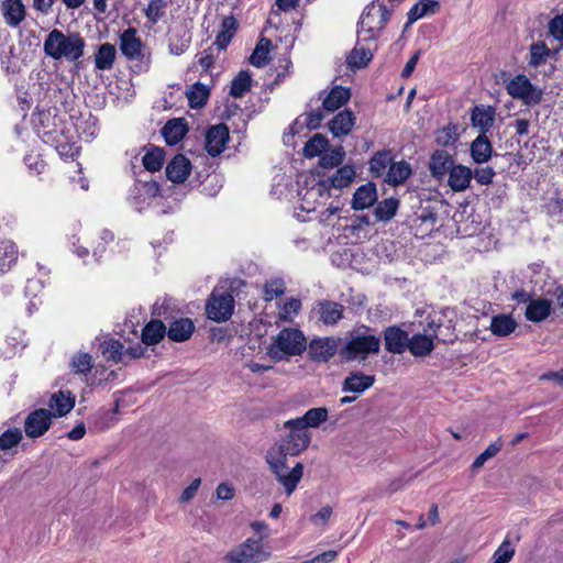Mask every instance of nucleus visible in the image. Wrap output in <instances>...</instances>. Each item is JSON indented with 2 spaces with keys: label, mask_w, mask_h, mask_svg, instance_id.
I'll return each instance as SVG.
<instances>
[{
  "label": "nucleus",
  "mask_w": 563,
  "mask_h": 563,
  "mask_svg": "<svg viewBox=\"0 0 563 563\" xmlns=\"http://www.w3.org/2000/svg\"><path fill=\"white\" fill-rule=\"evenodd\" d=\"M85 45L84 38L78 33L66 34L54 29L45 37L43 49L46 56L53 59L76 62L82 57Z\"/></svg>",
  "instance_id": "f257e3e1"
},
{
  "label": "nucleus",
  "mask_w": 563,
  "mask_h": 563,
  "mask_svg": "<svg viewBox=\"0 0 563 563\" xmlns=\"http://www.w3.org/2000/svg\"><path fill=\"white\" fill-rule=\"evenodd\" d=\"M307 349V339L303 332L296 328H284L267 347V355L275 362L289 361L301 355Z\"/></svg>",
  "instance_id": "f03ea898"
},
{
  "label": "nucleus",
  "mask_w": 563,
  "mask_h": 563,
  "mask_svg": "<svg viewBox=\"0 0 563 563\" xmlns=\"http://www.w3.org/2000/svg\"><path fill=\"white\" fill-rule=\"evenodd\" d=\"M60 118L51 111L41 112L38 115V124L36 125V133L42 141L51 146H54L62 155L74 156L73 147L65 151L66 145L69 144L71 137L67 135Z\"/></svg>",
  "instance_id": "7ed1b4c3"
},
{
  "label": "nucleus",
  "mask_w": 563,
  "mask_h": 563,
  "mask_svg": "<svg viewBox=\"0 0 563 563\" xmlns=\"http://www.w3.org/2000/svg\"><path fill=\"white\" fill-rule=\"evenodd\" d=\"M265 460L276 481L284 488L285 494L287 496L292 495L303 476V464L298 462L289 468L287 466V457L280 456V453L276 452V450L267 451Z\"/></svg>",
  "instance_id": "20e7f679"
},
{
  "label": "nucleus",
  "mask_w": 563,
  "mask_h": 563,
  "mask_svg": "<svg viewBox=\"0 0 563 563\" xmlns=\"http://www.w3.org/2000/svg\"><path fill=\"white\" fill-rule=\"evenodd\" d=\"M390 11L378 0L367 5L358 22L357 35L360 41H375L389 20Z\"/></svg>",
  "instance_id": "39448f33"
},
{
  "label": "nucleus",
  "mask_w": 563,
  "mask_h": 563,
  "mask_svg": "<svg viewBox=\"0 0 563 563\" xmlns=\"http://www.w3.org/2000/svg\"><path fill=\"white\" fill-rule=\"evenodd\" d=\"M284 428L289 431L288 434L273 444L267 451L276 450L283 457L299 455L309 446L311 434L301 424L297 423L295 419L286 421Z\"/></svg>",
  "instance_id": "423d86ee"
},
{
  "label": "nucleus",
  "mask_w": 563,
  "mask_h": 563,
  "mask_svg": "<svg viewBox=\"0 0 563 563\" xmlns=\"http://www.w3.org/2000/svg\"><path fill=\"white\" fill-rule=\"evenodd\" d=\"M263 538H247L235 545L224 555V563H262L267 561L272 553L263 543Z\"/></svg>",
  "instance_id": "0eeeda50"
},
{
  "label": "nucleus",
  "mask_w": 563,
  "mask_h": 563,
  "mask_svg": "<svg viewBox=\"0 0 563 563\" xmlns=\"http://www.w3.org/2000/svg\"><path fill=\"white\" fill-rule=\"evenodd\" d=\"M380 339L373 334L352 335L341 354L346 361H365L369 354H377Z\"/></svg>",
  "instance_id": "6e6552de"
},
{
  "label": "nucleus",
  "mask_w": 563,
  "mask_h": 563,
  "mask_svg": "<svg viewBox=\"0 0 563 563\" xmlns=\"http://www.w3.org/2000/svg\"><path fill=\"white\" fill-rule=\"evenodd\" d=\"M507 93L514 99L521 100L523 104L532 107L542 100V90L534 86L525 75H517L506 85Z\"/></svg>",
  "instance_id": "1a4fd4ad"
},
{
  "label": "nucleus",
  "mask_w": 563,
  "mask_h": 563,
  "mask_svg": "<svg viewBox=\"0 0 563 563\" xmlns=\"http://www.w3.org/2000/svg\"><path fill=\"white\" fill-rule=\"evenodd\" d=\"M439 329L440 323L429 320L422 333H417L409 338L407 350L416 357L430 355L434 350V340L438 338Z\"/></svg>",
  "instance_id": "9d476101"
},
{
  "label": "nucleus",
  "mask_w": 563,
  "mask_h": 563,
  "mask_svg": "<svg viewBox=\"0 0 563 563\" xmlns=\"http://www.w3.org/2000/svg\"><path fill=\"white\" fill-rule=\"evenodd\" d=\"M234 309V298L228 291L213 290L206 306V313L210 320L223 322L231 318Z\"/></svg>",
  "instance_id": "9b49d317"
},
{
  "label": "nucleus",
  "mask_w": 563,
  "mask_h": 563,
  "mask_svg": "<svg viewBox=\"0 0 563 563\" xmlns=\"http://www.w3.org/2000/svg\"><path fill=\"white\" fill-rule=\"evenodd\" d=\"M338 340L330 336L314 338L307 342V352L311 361L316 363L329 362L338 352Z\"/></svg>",
  "instance_id": "f8f14e48"
},
{
  "label": "nucleus",
  "mask_w": 563,
  "mask_h": 563,
  "mask_svg": "<svg viewBox=\"0 0 563 563\" xmlns=\"http://www.w3.org/2000/svg\"><path fill=\"white\" fill-rule=\"evenodd\" d=\"M52 422V411L47 409H37L31 412L24 422V431L29 438H38L49 428Z\"/></svg>",
  "instance_id": "ddd939ff"
},
{
  "label": "nucleus",
  "mask_w": 563,
  "mask_h": 563,
  "mask_svg": "<svg viewBox=\"0 0 563 563\" xmlns=\"http://www.w3.org/2000/svg\"><path fill=\"white\" fill-rule=\"evenodd\" d=\"M356 177V170L352 165H343L339 167L332 175L322 178L320 181L325 185L328 192L331 189L341 190L349 187Z\"/></svg>",
  "instance_id": "4468645a"
},
{
  "label": "nucleus",
  "mask_w": 563,
  "mask_h": 563,
  "mask_svg": "<svg viewBox=\"0 0 563 563\" xmlns=\"http://www.w3.org/2000/svg\"><path fill=\"white\" fill-rule=\"evenodd\" d=\"M120 49L122 54L131 60H142L144 58L143 43L141 38L136 36L135 29L129 27L121 34Z\"/></svg>",
  "instance_id": "2eb2a0df"
},
{
  "label": "nucleus",
  "mask_w": 563,
  "mask_h": 563,
  "mask_svg": "<svg viewBox=\"0 0 563 563\" xmlns=\"http://www.w3.org/2000/svg\"><path fill=\"white\" fill-rule=\"evenodd\" d=\"M454 165L453 156L445 150L434 151L429 159V170L433 178L442 180Z\"/></svg>",
  "instance_id": "dca6fc26"
},
{
  "label": "nucleus",
  "mask_w": 563,
  "mask_h": 563,
  "mask_svg": "<svg viewBox=\"0 0 563 563\" xmlns=\"http://www.w3.org/2000/svg\"><path fill=\"white\" fill-rule=\"evenodd\" d=\"M385 349L393 354H402L409 342L408 333L397 325H391L384 331Z\"/></svg>",
  "instance_id": "f3484780"
},
{
  "label": "nucleus",
  "mask_w": 563,
  "mask_h": 563,
  "mask_svg": "<svg viewBox=\"0 0 563 563\" xmlns=\"http://www.w3.org/2000/svg\"><path fill=\"white\" fill-rule=\"evenodd\" d=\"M229 140V130L224 124L211 126L206 133V150L209 155L217 156Z\"/></svg>",
  "instance_id": "a211bd4d"
},
{
  "label": "nucleus",
  "mask_w": 563,
  "mask_h": 563,
  "mask_svg": "<svg viewBox=\"0 0 563 563\" xmlns=\"http://www.w3.org/2000/svg\"><path fill=\"white\" fill-rule=\"evenodd\" d=\"M377 188L374 183H366L360 186L353 195L351 207L353 210H364L377 202Z\"/></svg>",
  "instance_id": "6ab92c4d"
},
{
  "label": "nucleus",
  "mask_w": 563,
  "mask_h": 563,
  "mask_svg": "<svg viewBox=\"0 0 563 563\" xmlns=\"http://www.w3.org/2000/svg\"><path fill=\"white\" fill-rule=\"evenodd\" d=\"M375 383L374 375H366L360 371L351 372L343 380L342 390L344 393L363 394Z\"/></svg>",
  "instance_id": "aec40b11"
},
{
  "label": "nucleus",
  "mask_w": 563,
  "mask_h": 563,
  "mask_svg": "<svg viewBox=\"0 0 563 563\" xmlns=\"http://www.w3.org/2000/svg\"><path fill=\"white\" fill-rule=\"evenodd\" d=\"M373 42L374 41H360L357 37V43L347 57L349 67L360 69L367 66L373 58Z\"/></svg>",
  "instance_id": "412c9836"
},
{
  "label": "nucleus",
  "mask_w": 563,
  "mask_h": 563,
  "mask_svg": "<svg viewBox=\"0 0 563 563\" xmlns=\"http://www.w3.org/2000/svg\"><path fill=\"white\" fill-rule=\"evenodd\" d=\"M191 170L190 161L181 155H176L166 166V176L173 183H184Z\"/></svg>",
  "instance_id": "4be33fe9"
},
{
  "label": "nucleus",
  "mask_w": 563,
  "mask_h": 563,
  "mask_svg": "<svg viewBox=\"0 0 563 563\" xmlns=\"http://www.w3.org/2000/svg\"><path fill=\"white\" fill-rule=\"evenodd\" d=\"M4 22L10 27H18L25 19V7L21 0H4L1 4Z\"/></svg>",
  "instance_id": "5701e85b"
},
{
  "label": "nucleus",
  "mask_w": 563,
  "mask_h": 563,
  "mask_svg": "<svg viewBox=\"0 0 563 563\" xmlns=\"http://www.w3.org/2000/svg\"><path fill=\"white\" fill-rule=\"evenodd\" d=\"M448 175V185L453 191H464L473 179L472 169L464 165L454 164Z\"/></svg>",
  "instance_id": "b1692460"
},
{
  "label": "nucleus",
  "mask_w": 563,
  "mask_h": 563,
  "mask_svg": "<svg viewBox=\"0 0 563 563\" xmlns=\"http://www.w3.org/2000/svg\"><path fill=\"white\" fill-rule=\"evenodd\" d=\"M195 331V323L189 318H178L173 320L167 328V336L174 342L187 341Z\"/></svg>",
  "instance_id": "393cba45"
},
{
  "label": "nucleus",
  "mask_w": 563,
  "mask_h": 563,
  "mask_svg": "<svg viewBox=\"0 0 563 563\" xmlns=\"http://www.w3.org/2000/svg\"><path fill=\"white\" fill-rule=\"evenodd\" d=\"M188 132L187 122L184 118L168 120L162 129V135L168 145H175L181 141Z\"/></svg>",
  "instance_id": "a878e982"
},
{
  "label": "nucleus",
  "mask_w": 563,
  "mask_h": 563,
  "mask_svg": "<svg viewBox=\"0 0 563 563\" xmlns=\"http://www.w3.org/2000/svg\"><path fill=\"white\" fill-rule=\"evenodd\" d=\"M472 125L478 128L481 133H486L493 126L495 121V109L490 106H475L471 114Z\"/></svg>",
  "instance_id": "bb28decb"
},
{
  "label": "nucleus",
  "mask_w": 563,
  "mask_h": 563,
  "mask_svg": "<svg viewBox=\"0 0 563 563\" xmlns=\"http://www.w3.org/2000/svg\"><path fill=\"white\" fill-rule=\"evenodd\" d=\"M331 197V192H328L325 185L320 180L308 188L301 197L302 210L310 212L316 209V203H319V199L327 200Z\"/></svg>",
  "instance_id": "cd10ccee"
},
{
  "label": "nucleus",
  "mask_w": 563,
  "mask_h": 563,
  "mask_svg": "<svg viewBox=\"0 0 563 563\" xmlns=\"http://www.w3.org/2000/svg\"><path fill=\"white\" fill-rule=\"evenodd\" d=\"M48 406L53 411L52 417H63L74 408L75 397L70 391L59 390L52 395Z\"/></svg>",
  "instance_id": "c85d7f7f"
},
{
  "label": "nucleus",
  "mask_w": 563,
  "mask_h": 563,
  "mask_svg": "<svg viewBox=\"0 0 563 563\" xmlns=\"http://www.w3.org/2000/svg\"><path fill=\"white\" fill-rule=\"evenodd\" d=\"M355 123V117L351 110L339 112L330 122L329 130L333 136L339 137L351 132Z\"/></svg>",
  "instance_id": "c756f323"
},
{
  "label": "nucleus",
  "mask_w": 563,
  "mask_h": 563,
  "mask_svg": "<svg viewBox=\"0 0 563 563\" xmlns=\"http://www.w3.org/2000/svg\"><path fill=\"white\" fill-rule=\"evenodd\" d=\"M344 307L338 302L322 300L318 303L319 320L324 324H335L343 318Z\"/></svg>",
  "instance_id": "7c9ffc66"
},
{
  "label": "nucleus",
  "mask_w": 563,
  "mask_h": 563,
  "mask_svg": "<svg viewBox=\"0 0 563 563\" xmlns=\"http://www.w3.org/2000/svg\"><path fill=\"white\" fill-rule=\"evenodd\" d=\"M493 154V146L487 135L481 133L471 144V156L477 164L489 161Z\"/></svg>",
  "instance_id": "2f4dec72"
},
{
  "label": "nucleus",
  "mask_w": 563,
  "mask_h": 563,
  "mask_svg": "<svg viewBox=\"0 0 563 563\" xmlns=\"http://www.w3.org/2000/svg\"><path fill=\"white\" fill-rule=\"evenodd\" d=\"M551 310V301L538 298L527 305L525 316L529 321L541 322L550 316Z\"/></svg>",
  "instance_id": "473e14b6"
},
{
  "label": "nucleus",
  "mask_w": 563,
  "mask_h": 563,
  "mask_svg": "<svg viewBox=\"0 0 563 563\" xmlns=\"http://www.w3.org/2000/svg\"><path fill=\"white\" fill-rule=\"evenodd\" d=\"M411 172L410 164L405 161L390 163L385 181L393 186L400 185L410 177Z\"/></svg>",
  "instance_id": "72a5a7b5"
},
{
  "label": "nucleus",
  "mask_w": 563,
  "mask_h": 563,
  "mask_svg": "<svg viewBox=\"0 0 563 563\" xmlns=\"http://www.w3.org/2000/svg\"><path fill=\"white\" fill-rule=\"evenodd\" d=\"M238 22L234 16H225L221 22L220 31L217 34L214 45H217L219 49H225L234 36Z\"/></svg>",
  "instance_id": "f704fd0d"
},
{
  "label": "nucleus",
  "mask_w": 563,
  "mask_h": 563,
  "mask_svg": "<svg viewBox=\"0 0 563 563\" xmlns=\"http://www.w3.org/2000/svg\"><path fill=\"white\" fill-rule=\"evenodd\" d=\"M350 90L341 86L334 87L323 99L322 107L329 112H333L345 104L350 99Z\"/></svg>",
  "instance_id": "c9c22d12"
},
{
  "label": "nucleus",
  "mask_w": 563,
  "mask_h": 563,
  "mask_svg": "<svg viewBox=\"0 0 563 563\" xmlns=\"http://www.w3.org/2000/svg\"><path fill=\"white\" fill-rule=\"evenodd\" d=\"M517 325V322L510 314L501 313L492 318L489 329L494 335L508 336L516 330Z\"/></svg>",
  "instance_id": "e433bc0d"
},
{
  "label": "nucleus",
  "mask_w": 563,
  "mask_h": 563,
  "mask_svg": "<svg viewBox=\"0 0 563 563\" xmlns=\"http://www.w3.org/2000/svg\"><path fill=\"white\" fill-rule=\"evenodd\" d=\"M167 334V328L162 320H152L142 331V341L146 345L157 344L164 335Z\"/></svg>",
  "instance_id": "4c0bfd02"
},
{
  "label": "nucleus",
  "mask_w": 563,
  "mask_h": 563,
  "mask_svg": "<svg viewBox=\"0 0 563 563\" xmlns=\"http://www.w3.org/2000/svg\"><path fill=\"white\" fill-rule=\"evenodd\" d=\"M328 419V409L317 407L309 409L302 417L296 418V422L301 424L306 430L308 428H318Z\"/></svg>",
  "instance_id": "58836bf2"
},
{
  "label": "nucleus",
  "mask_w": 563,
  "mask_h": 563,
  "mask_svg": "<svg viewBox=\"0 0 563 563\" xmlns=\"http://www.w3.org/2000/svg\"><path fill=\"white\" fill-rule=\"evenodd\" d=\"M18 260V249L10 240H0V273L8 272Z\"/></svg>",
  "instance_id": "ea45409f"
},
{
  "label": "nucleus",
  "mask_w": 563,
  "mask_h": 563,
  "mask_svg": "<svg viewBox=\"0 0 563 563\" xmlns=\"http://www.w3.org/2000/svg\"><path fill=\"white\" fill-rule=\"evenodd\" d=\"M164 159L165 153L163 148L150 146L144 154L142 162L145 169L150 172H157L162 168Z\"/></svg>",
  "instance_id": "a19ab883"
},
{
  "label": "nucleus",
  "mask_w": 563,
  "mask_h": 563,
  "mask_svg": "<svg viewBox=\"0 0 563 563\" xmlns=\"http://www.w3.org/2000/svg\"><path fill=\"white\" fill-rule=\"evenodd\" d=\"M115 59V48L113 45L106 43L102 44L95 57L96 68L100 70L110 69Z\"/></svg>",
  "instance_id": "79ce46f5"
},
{
  "label": "nucleus",
  "mask_w": 563,
  "mask_h": 563,
  "mask_svg": "<svg viewBox=\"0 0 563 563\" xmlns=\"http://www.w3.org/2000/svg\"><path fill=\"white\" fill-rule=\"evenodd\" d=\"M271 45V40L262 37L250 57V63L257 68L264 67L268 60Z\"/></svg>",
  "instance_id": "37998d69"
},
{
  "label": "nucleus",
  "mask_w": 563,
  "mask_h": 563,
  "mask_svg": "<svg viewBox=\"0 0 563 563\" xmlns=\"http://www.w3.org/2000/svg\"><path fill=\"white\" fill-rule=\"evenodd\" d=\"M252 86V78L247 70H241L231 82L230 95L234 98L243 97Z\"/></svg>",
  "instance_id": "c03bdc74"
},
{
  "label": "nucleus",
  "mask_w": 563,
  "mask_h": 563,
  "mask_svg": "<svg viewBox=\"0 0 563 563\" xmlns=\"http://www.w3.org/2000/svg\"><path fill=\"white\" fill-rule=\"evenodd\" d=\"M551 51L547 46V44L542 41L536 42L531 44L530 46V58H529V66L533 68H538L539 66L543 65L548 57L550 56Z\"/></svg>",
  "instance_id": "a18cd8bd"
},
{
  "label": "nucleus",
  "mask_w": 563,
  "mask_h": 563,
  "mask_svg": "<svg viewBox=\"0 0 563 563\" xmlns=\"http://www.w3.org/2000/svg\"><path fill=\"white\" fill-rule=\"evenodd\" d=\"M399 201L395 198H387L377 203L375 208V217L377 221H388L397 212Z\"/></svg>",
  "instance_id": "49530a36"
},
{
  "label": "nucleus",
  "mask_w": 563,
  "mask_h": 563,
  "mask_svg": "<svg viewBox=\"0 0 563 563\" xmlns=\"http://www.w3.org/2000/svg\"><path fill=\"white\" fill-rule=\"evenodd\" d=\"M391 161L393 157L390 151L377 152L369 161L371 173L376 177L382 176L387 166L390 165Z\"/></svg>",
  "instance_id": "de8ad7c7"
},
{
  "label": "nucleus",
  "mask_w": 563,
  "mask_h": 563,
  "mask_svg": "<svg viewBox=\"0 0 563 563\" xmlns=\"http://www.w3.org/2000/svg\"><path fill=\"white\" fill-rule=\"evenodd\" d=\"M439 3L434 0H421L416 3L408 12V20L415 22L429 13H434Z\"/></svg>",
  "instance_id": "09e8293b"
},
{
  "label": "nucleus",
  "mask_w": 563,
  "mask_h": 563,
  "mask_svg": "<svg viewBox=\"0 0 563 563\" xmlns=\"http://www.w3.org/2000/svg\"><path fill=\"white\" fill-rule=\"evenodd\" d=\"M209 90L200 82H196L187 92V98L191 108H201L207 103Z\"/></svg>",
  "instance_id": "8fccbe9b"
},
{
  "label": "nucleus",
  "mask_w": 563,
  "mask_h": 563,
  "mask_svg": "<svg viewBox=\"0 0 563 563\" xmlns=\"http://www.w3.org/2000/svg\"><path fill=\"white\" fill-rule=\"evenodd\" d=\"M123 344L118 340L104 341L101 346V353L108 361L123 362Z\"/></svg>",
  "instance_id": "3c124183"
},
{
  "label": "nucleus",
  "mask_w": 563,
  "mask_h": 563,
  "mask_svg": "<svg viewBox=\"0 0 563 563\" xmlns=\"http://www.w3.org/2000/svg\"><path fill=\"white\" fill-rule=\"evenodd\" d=\"M345 157V152L342 146H336L328 152H325L320 157V166L323 168H334L339 167Z\"/></svg>",
  "instance_id": "603ef678"
},
{
  "label": "nucleus",
  "mask_w": 563,
  "mask_h": 563,
  "mask_svg": "<svg viewBox=\"0 0 563 563\" xmlns=\"http://www.w3.org/2000/svg\"><path fill=\"white\" fill-rule=\"evenodd\" d=\"M328 146V140L322 134L313 135L305 145L303 154L306 157H314L321 155Z\"/></svg>",
  "instance_id": "864d4df0"
},
{
  "label": "nucleus",
  "mask_w": 563,
  "mask_h": 563,
  "mask_svg": "<svg viewBox=\"0 0 563 563\" xmlns=\"http://www.w3.org/2000/svg\"><path fill=\"white\" fill-rule=\"evenodd\" d=\"M457 126L455 124H448L446 126L440 129L435 133V142L441 146H450L454 145L459 140Z\"/></svg>",
  "instance_id": "5fc2aeb1"
},
{
  "label": "nucleus",
  "mask_w": 563,
  "mask_h": 563,
  "mask_svg": "<svg viewBox=\"0 0 563 563\" xmlns=\"http://www.w3.org/2000/svg\"><path fill=\"white\" fill-rule=\"evenodd\" d=\"M70 365L74 373L86 375L91 371L93 366V361L90 354L78 353L71 358Z\"/></svg>",
  "instance_id": "6e6d98bb"
},
{
  "label": "nucleus",
  "mask_w": 563,
  "mask_h": 563,
  "mask_svg": "<svg viewBox=\"0 0 563 563\" xmlns=\"http://www.w3.org/2000/svg\"><path fill=\"white\" fill-rule=\"evenodd\" d=\"M286 290L285 283L282 278H272L264 285V299L271 301L274 298L282 296Z\"/></svg>",
  "instance_id": "4d7b16f0"
},
{
  "label": "nucleus",
  "mask_w": 563,
  "mask_h": 563,
  "mask_svg": "<svg viewBox=\"0 0 563 563\" xmlns=\"http://www.w3.org/2000/svg\"><path fill=\"white\" fill-rule=\"evenodd\" d=\"M547 213L558 223H563V198L558 195L551 197L545 203Z\"/></svg>",
  "instance_id": "13d9d810"
},
{
  "label": "nucleus",
  "mask_w": 563,
  "mask_h": 563,
  "mask_svg": "<svg viewBox=\"0 0 563 563\" xmlns=\"http://www.w3.org/2000/svg\"><path fill=\"white\" fill-rule=\"evenodd\" d=\"M503 443L500 440L488 445V448L482 452L473 462L472 470L476 471L481 468L489 459L494 457L501 449Z\"/></svg>",
  "instance_id": "bf43d9fd"
},
{
  "label": "nucleus",
  "mask_w": 563,
  "mask_h": 563,
  "mask_svg": "<svg viewBox=\"0 0 563 563\" xmlns=\"http://www.w3.org/2000/svg\"><path fill=\"white\" fill-rule=\"evenodd\" d=\"M22 440V431L18 428L8 429L0 435V449L10 450Z\"/></svg>",
  "instance_id": "052dcab7"
},
{
  "label": "nucleus",
  "mask_w": 563,
  "mask_h": 563,
  "mask_svg": "<svg viewBox=\"0 0 563 563\" xmlns=\"http://www.w3.org/2000/svg\"><path fill=\"white\" fill-rule=\"evenodd\" d=\"M300 309V299L291 297L284 303L279 312V319L283 321H291L292 318L299 313Z\"/></svg>",
  "instance_id": "680f3d73"
},
{
  "label": "nucleus",
  "mask_w": 563,
  "mask_h": 563,
  "mask_svg": "<svg viewBox=\"0 0 563 563\" xmlns=\"http://www.w3.org/2000/svg\"><path fill=\"white\" fill-rule=\"evenodd\" d=\"M515 555L510 540L506 538L493 554L494 563H508Z\"/></svg>",
  "instance_id": "e2e57ef3"
},
{
  "label": "nucleus",
  "mask_w": 563,
  "mask_h": 563,
  "mask_svg": "<svg viewBox=\"0 0 563 563\" xmlns=\"http://www.w3.org/2000/svg\"><path fill=\"white\" fill-rule=\"evenodd\" d=\"M77 131L79 139L90 142L98 134L99 129L95 119H88L77 125Z\"/></svg>",
  "instance_id": "0e129e2a"
},
{
  "label": "nucleus",
  "mask_w": 563,
  "mask_h": 563,
  "mask_svg": "<svg viewBox=\"0 0 563 563\" xmlns=\"http://www.w3.org/2000/svg\"><path fill=\"white\" fill-rule=\"evenodd\" d=\"M549 33L563 44V12L555 15L549 22Z\"/></svg>",
  "instance_id": "69168bd1"
},
{
  "label": "nucleus",
  "mask_w": 563,
  "mask_h": 563,
  "mask_svg": "<svg viewBox=\"0 0 563 563\" xmlns=\"http://www.w3.org/2000/svg\"><path fill=\"white\" fill-rule=\"evenodd\" d=\"M162 9H163V5H162L161 0H152L148 3L147 9H146L147 19L153 23L158 22L161 20V18L163 16Z\"/></svg>",
  "instance_id": "338daca9"
},
{
  "label": "nucleus",
  "mask_w": 563,
  "mask_h": 563,
  "mask_svg": "<svg viewBox=\"0 0 563 563\" xmlns=\"http://www.w3.org/2000/svg\"><path fill=\"white\" fill-rule=\"evenodd\" d=\"M495 172L492 167L476 168L473 178L481 185H489L493 181Z\"/></svg>",
  "instance_id": "774afa93"
}]
</instances>
